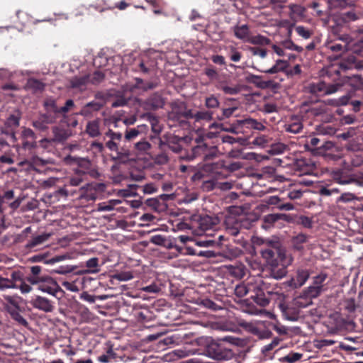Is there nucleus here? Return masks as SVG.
<instances>
[{"mask_svg":"<svg viewBox=\"0 0 363 363\" xmlns=\"http://www.w3.org/2000/svg\"><path fill=\"white\" fill-rule=\"evenodd\" d=\"M240 325L253 333H257L258 332V329L252 323L243 322Z\"/></svg>","mask_w":363,"mask_h":363,"instance_id":"obj_61","label":"nucleus"},{"mask_svg":"<svg viewBox=\"0 0 363 363\" xmlns=\"http://www.w3.org/2000/svg\"><path fill=\"white\" fill-rule=\"evenodd\" d=\"M285 47H286V48H287L289 50H296L297 52H301L303 50V48L301 47L294 44L291 41L286 42Z\"/></svg>","mask_w":363,"mask_h":363,"instance_id":"obj_62","label":"nucleus"},{"mask_svg":"<svg viewBox=\"0 0 363 363\" xmlns=\"http://www.w3.org/2000/svg\"><path fill=\"white\" fill-rule=\"evenodd\" d=\"M288 65V62L285 60H278L276 61L274 65H273L271 68L268 69H260V72L267 73V74H276L279 72L284 71Z\"/></svg>","mask_w":363,"mask_h":363,"instance_id":"obj_13","label":"nucleus"},{"mask_svg":"<svg viewBox=\"0 0 363 363\" xmlns=\"http://www.w3.org/2000/svg\"><path fill=\"white\" fill-rule=\"evenodd\" d=\"M44 106L48 112L59 113V107L56 104V101L52 98H48L44 101Z\"/></svg>","mask_w":363,"mask_h":363,"instance_id":"obj_22","label":"nucleus"},{"mask_svg":"<svg viewBox=\"0 0 363 363\" xmlns=\"http://www.w3.org/2000/svg\"><path fill=\"white\" fill-rule=\"evenodd\" d=\"M286 149V145L281 143H278L272 145L269 152L272 155H279L283 153Z\"/></svg>","mask_w":363,"mask_h":363,"instance_id":"obj_30","label":"nucleus"},{"mask_svg":"<svg viewBox=\"0 0 363 363\" xmlns=\"http://www.w3.org/2000/svg\"><path fill=\"white\" fill-rule=\"evenodd\" d=\"M65 162L71 165H77V167L74 169L75 174L81 173L84 175L90 173L89 169L91 163L90 161L86 158L74 157L69 155L65 158Z\"/></svg>","mask_w":363,"mask_h":363,"instance_id":"obj_4","label":"nucleus"},{"mask_svg":"<svg viewBox=\"0 0 363 363\" xmlns=\"http://www.w3.org/2000/svg\"><path fill=\"white\" fill-rule=\"evenodd\" d=\"M106 136L110 138L111 140H121L122 138V134L120 133H115L109 130L106 133Z\"/></svg>","mask_w":363,"mask_h":363,"instance_id":"obj_60","label":"nucleus"},{"mask_svg":"<svg viewBox=\"0 0 363 363\" xmlns=\"http://www.w3.org/2000/svg\"><path fill=\"white\" fill-rule=\"evenodd\" d=\"M28 85L35 91H41L44 88V84L41 82L34 79H29Z\"/></svg>","mask_w":363,"mask_h":363,"instance_id":"obj_38","label":"nucleus"},{"mask_svg":"<svg viewBox=\"0 0 363 363\" xmlns=\"http://www.w3.org/2000/svg\"><path fill=\"white\" fill-rule=\"evenodd\" d=\"M16 289H19L22 294H28L32 291V287L25 281H22Z\"/></svg>","mask_w":363,"mask_h":363,"instance_id":"obj_55","label":"nucleus"},{"mask_svg":"<svg viewBox=\"0 0 363 363\" xmlns=\"http://www.w3.org/2000/svg\"><path fill=\"white\" fill-rule=\"evenodd\" d=\"M84 181V175L81 173L76 174L75 176L72 177L70 180L69 183L71 186H77L79 185L82 182Z\"/></svg>","mask_w":363,"mask_h":363,"instance_id":"obj_45","label":"nucleus"},{"mask_svg":"<svg viewBox=\"0 0 363 363\" xmlns=\"http://www.w3.org/2000/svg\"><path fill=\"white\" fill-rule=\"evenodd\" d=\"M133 274L131 272H121L114 275V278L120 281H126L133 278Z\"/></svg>","mask_w":363,"mask_h":363,"instance_id":"obj_31","label":"nucleus"},{"mask_svg":"<svg viewBox=\"0 0 363 363\" xmlns=\"http://www.w3.org/2000/svg\"><path fill=\"white\" fill-rule=\"evenodd\" d=\"M54 121V118H50L47 115H43L38 120L33 121V125L35 128L43 130L47 128L48 124L52 123Z\"/></svg>","mask_w":363,"mask_h":363,"instance_id":"obj_15","label":"nucleus"},{"mask_svg":"<svg viewBox=\"0 0 363 363\" xmlns=\"http://www.w3.org/2000/svg\"><path fill=\"white\" fill-rule=\"evenodd\" d=\"M303 128V125L301 120L294 117L291 119V121L285 125V130L287 132L292 133H298Z\"/></svg>","mask_w":363,"mask_h":363,"instance_id":"obj_12","label":"nucleus"},{"mask_svg":"<svg viewBox=\"0 0 363 363\" xmlns=\"http://www.w3.org/2000/svg\"><path fill=\"white\" fill-rule=\"evenodd\" d=\"M326 279L327 274L324 273H320L313 278V281L311 284L315 287L320 288L321 291H325L326 288L325 284L324 283Z\"/></svg>","mask_w":363,"mask_h":363,"instance_id":"obj_18","label":"nucleus"},{"mask_svg":"<svg viewBox=\"0 0 363 363\" xmlns=\"http://www.w3.org/2000/svg\"><path fill=\"white\" fill-rule=\"evenodd\" d=\"M253 286L251 284H239L235 289V294L239 297H242L245 296L247 294L250 292V289H252Z\"/></svg>","mask_w":363,"mask_h":363,"instance_id":"obj_24","label":"nucleus"},{"mask_svg":"<svg viewBox=\"0 0 363 363\" xmlns=\"http://www.w3.org/2000/svg\"><path fill=\"white\" fill-rule=\"evenodd\" d=\"M86 132L91 137L99 135V125L97 121L89 122L86 125Z\"/></svg>","mask_w":363,"mask_h":363,"instance_id":"obj_21","label":"nucleus"},{"mask_svg":"<svg viewBox=\"0 0 363 363\" xmlns=\"http://www.w3.org/2000/svg\"><path fill=\"white\" fill-rule=\"evenodd\" d=\"M104 1H98L97 4H94V5H91V7H90V12L91 13H94V11H104Z\"/></svg>","mask_w":363,"mask_h":363,"instance_id":"obj_56","label":"nucleus"},{"mask_svg":"<svg viewBox=\"0 0 363 363\" xmlns=\"http://www.w3.org/2000/svg\"><path fill=\"white\" fill-rule=\"evenodd\" d=\"M302 356L303 354L301 353L294 352L285 356L284 359L287 362L294 363L296 361H298L302 357Z\"/></svg>","mask_w":363,"mask_h":363,"instance_id":"obj_40","label":"nucleus"},{"mask_svg":"<svg viewBox=\"0 0 363 363\" xmlns=\"http://www.w3.org/2000/svg\"><path fill=\"white\" fill-rule=\"evenodd\" d=\"M155 161L156 163L160 164H165L168 161V157L165 154L162 153V154L158 155L155 157Z\"/></svg>","mask_w":363,"mask_h":363,"instance_id":"obj_63","label":"nucleus"},{"mask_svg":"<svg viewBox=\"0 0 363 363\" xmlns=\"http://www.w3.org/2000/svg\"><path fill=\"white\" fill-rule=\"evenodd\" d=\"M356 196L352 193H344L339 198L340 201L348 202L355 199Z\"/></svg>","mask_w":363,"mask_h":363,"instance_id":"obj_57","label":"nucleus"},{"mask_svg":"<svg viewBox=\"0 0 363 363\" xmlns=\"http://www.w3.org/2000/svg\"><path fill=\"white\" fill-rule=\"evenodd\" d=\"M221 89L227 94L234 95L240 91V87L239 86H223Z\"/></svg>","mask_w":363,"mask_h":363,"instance_id":"obj_41","label":"nucleus"},{"mask_svg":"<svg viewBox=\"0 0 363 363\" xmlns=\"http://www.w3.org/2000/svg\"><path fill=\"white\" fill-rule=\"evenodd\" d=\"M123 201L118 199H111L98 204L97 210L99 211H111L115 208V206L121 203Z\"/></svg>","mask_w":363,"mask_h":363,"instance_id":"obj_16","label":"nucleus"},{"mask_svg":"<svg viewBox=\"0 0 363 363\" xmlns=\"http://www.w3.org/2000/svg\"><path fill=\"white\" fill-rule=\"evenodd\" d=\"M206 105L208 108H216L219 106V101L216 97L210 96L206 99Z\"/></svg>","mask_w":363,"mask_h":363,"instance_id":"obj_51","label":"nucleus"},{"mask_svg":"<svg viewBox=\"0 0 363 363\" xmlns=\"http://www.w3.org/2000/svg\"><path fill=\"white\" fill-rule=\"evenodd\" d=\"M195 117L196 120L210 121L212 118V114L208 111H200L196 113Z\"/></svg>","mask_w":363,"mask_h":363,"instance_id":"obj_48","label":"nucleus"},{"mask_svg":"<svg viewBox=\"0 0 363 363\" xmlns=\"http://www.w3.org/2000/svg\"><path fill=\"white\" fill-rule=\"evenodd\" d=\"M16 288L17 285L12 280L0 277V290Z\"/></svg>","mask_w":363,"mask_h":363,"instance_id":"obj_28","label":"nucleus"},{"mask_svg":"<svg viewBox=\"0 0 363 363\" xmlns=\"http://www.w3.org/2000/svg\"><path fill=\"white\" fill-rule=\"evenodd\" d=\"M270 141V139L269 137L266 135H259L255 138L253 140V144L255 145H257L262 147H265Z\"/></svg>","mask_w":363,"mask_h":363,"instance_id":"obj_34","label":"nucleus"},{"mask_svg":"<svg viewBox=\"0 0 363 363\" xmlns=\"http://www.w3.org/2000/svg\"><path fill=\"white\" fill-rule=\"evenodd\" d=\"M279 219V216L277 214H269L264 217L265 223L271 225Z\"/></svg>","mask_w":363,"mask_h":363,"instance_id":"obj_58","label":"nucleus"},{"mask_svg":"<svg viewBox=\"0 0 363 363\" xmlns=\"http://www.w3.org/2000/svg\"><path fill=\"white\" fill-rule=\"evenodd\" d=\"M11 315L13 319L18 322L20 325L26 326L28 325L27 320L22 316V315L17 311H11Z\"/></svg>","mask_w":363,"mask_h":363,"instance_id":"obj_37","label":"nucleus"},{"mask_svg":"<svg viewBox=\"0 0 363 363\" xmlns=\"http://www.w3.org/2000/svg\"><path fill=\"white\" fill-rule=\"evenodd\" d=\"M38 289L43 293L56 296L61 290L57 281L50 276H40V281L38 283Z\"/></svg>","mask_w":363,"mask_h":363,"instance_id":"obj_2","label":"nucleus"},{"mask_svg":"<svg viewBox=\"0 0 363 363\" xmlns=\"http://www.w3.org/2000/svg\"><path fill=\"white\" fill-rule=\"evenodd\" d=\"M279 343V339L275 338L274 339L271 343L264 345L262 349V353H267V352L272 350L274 347H276Z\"/></svg>","mask_w":363,"mask_h":363,"instance_id":"obj_53","label":"nucleus"},{"mask_svg":"<svg viewBox=\"0 0 363 363\" xmlns=\"http://www.w3.org/2000/svg\"><path fill=\"white\" fill-rule=\"evenodd\" d=\"M50 233H43L33 237V238L27 243L26 246L28 248H33L40 245L47 241L50 237Z\"/></svg>","mask_w":363,"mask_h":363,"instance_id":"obj_14","label":"nucleus"},{"mask_svg":"<svg viewBox=\"0 0 363 363\" xmlns=\"http://www.w3.org/2000/svg\"><path fill=\"white\" fill-rule=\"evenodd\" d=\"M249 81L255 84L258 87L264 88L267 86V84L261 80V77L257 75H250L248 78Z\"/></svg>","mask_w":363,"mask_h":363,"instance_id":"obj_39","label":"nucleus"},{"mask_svg":"<svg viewBox=\"0 0 363 363\" xmlns=\"http://www.w3.org/2000/svg\"><path fill=\"white\" fill-rule=\"evenodd\" d=\"M261 254H262V257L266 260V262L269 264H270L272 266H274L277 264L276 261L274 259V252L272 250H271V249L262 250L261 251Z\"/></svg>","mask_w":363,"mask_h":363,"instance_id":"obj_23","label":"nucleus"},{"mask_svg":"<svg viewBox=\"0 0 363 363\" xmlns=\"http://www.w3.org/2000/svg\"><path fill=\"white\" fill-rule=\"evenodd\" d=\"M88 76L89 77V84H92L100 83L104 78V74L100 71L95 72L93 74Z\"/></svg>","mask_w":363,"mask_h":363,"instance_id":"obj_33","label":"nucleus"},{"mask_svg":"<svg viewBox=\"0 0 363 363\" xmlns=\"http://www.w3.org/2000/svg\"><path fill=\"white\" fill-rule=\"evenodd\" d=\"M220 340L221 342H223L225 345H227V344H230L235 346H239L242 344V340L240 338L233 336H225Z\"/></svg>","mask_w":363,"mask_h":363,"instance_id":"obj_32","label":"nucleus"},{"mask_svg":"<svg viewBox=\"0 0 363 363\" xmlns=\"http://www.w3.org/2000/svg\"><path fill=\"white\" fill-rule=\"evenodd\" d=\"M19 119L20 117L18 115H11L8 118L6 124L9 127H17L19 125Z\"/></svg>","mask_w":363,"mask_h":363,"instance_id":"obj_43","label":"nucleus"},{"mask_svg":"<svg viewBox=\"0 0 363 363\" xmlns=\"http://www.w3.org/2000/svg\"><path fill=\"white\" fill-rule=\"evenodd\" d=\"M138 128L139 127L127 130L125 133V140L130 141L135 139L140 133V130Z\"/></svg>","mask_w":363,"mask_h":363,"instance_id":"obj_36","label":"nucleus"},{"mask_svg":"<svg viewBox=\"0 0 363 363\" xmlns=\"http://www.w3.org/2000/svg\"><path fill=\"white\" fill-rule=\"evenodd\" d=\"M279 257L283 262L282 265L284 267L278 270L277 272H275L274 270L272 271V277L276 279H281L286 275V271L285 267L291 264L293 261L291 256L286 255L283 250H279Z\"/></svg>","mask_w":363,"mask_h":363,"instance_id":"obj_8","label":"nucleus"},{"mask_svg":"<svg viewBox=\"0 0 363 363\" xmlns=\"http://www.w3.org/2000/svg\"><path fill=\"white\" fill-rule=\"evenodd\" d=\"M116 353L112 348H109L106 354H101L98 357V361L101 363H108L115 359Z\"/></svg>","mask_w":363,"mask_h":363,"instance_id":"obj_26","label":"nucleus"},{"mask_svg":"<svg viewBox=\"0 0 363 363\" xmlns=\"http://www.w3.org/2000/svg\"><path fill=\"white\" fill-rule=\"evenodd\" d=\"M106 146L107 147L111 150V151H116L118 152V157L120 160H123V156H125V157H128L129 156V152H125V153H122V152H118V145L117 144L114 142V140H109L106 143Z\"/></svg>","mask_w":363,"mask_h":363,"instance_id":"obj_27","label":"nucleus"},{"mask_svg":"<svg viewBox=\"0 0 363 363\" xmlns=\"http://www.w3.org/2000/svg\"><path fill=\"white\" fill-rule=\"evenodd\" d=\"M226 228L232 235H237L239 233L240 223L234 222L233 217H228L225 220Z\"/></svg>","mask_w":363,"mask_h":363,"instance_id":"obj_17","label":"nucleus"},{"mask_svg":"<svg viewBox=\"0 0 363 363\" xmlns=\"http://www.w3.org/2000/svg\"><path fill=\"white\" fill-rule=\"evenodd\" d=\"M247 42L255 45H268L269 43V40L264 36L258 35L252 37L250 36L249 40H247Z\"/></svg>","mask_w":363,"mask_h":363,"instance_id":"obj_25","label":"nucleus"},{"mask_svg":"<svg viewBox=\"0 0 363 363\" xmlns=\"http://www.w3.org/2000/svg\"><path fill=\"white\" fill-rule=\"evenodd\" d=\"M251 51L254 55H259L261 58H264L267 56V52L263 49L253 48Z\"/></svg>","mask_w":363,"mask_h":363,"instance_id":"obj_64","label":"nucleus"},{"mask_svg":"<svg viewBox=\"0 0 363 363\" xmlns=\"http://www.w3.org/2000/svg\"><path fill=\"white\" fill-rule=\"evenodd\" d=\"M310 277V272L308 269H298L294 277L287 281L286 284L292 289L301 287Z\"/></svg>","mask_w":363,"mask_h":363,"instance_id":"obj_6","label":"nucleus"},{"mask_svg":"<svg viewBox=\"0 0 363 363\" xmlns=\"http://www.w3.org/2000/svg\"><path fill=\"white\" fill-rule=\"evenodd\" d=\"M74 105V101L72 99H69L66 101L65 105L61 108H59V113H66L69 109Z\"/></svg>","mask_w":363,"mask_h":363,"instance_id":"obj_54","label":"nucleus"},{"mask_svg":"<svg viewBox=\"0 0 363 363\" xmlns=\"http://www.w3.org/2000/svg\"><path fill=\"white\" fill-rule=\"evenodd\" d=\"M325 84L324 82H319L313 84L311 86V91L315 94L320 93L325 95Z\"/></svg>","mask_w":363,"mask_h":363,"instance_id":"obj_42","label":"nucleus"},{"mask_svg":"<svg viewBox=\"0 0 363 363\" xmlns=\"http://www.w3.org/2000/svg\"><path fill=\"white\" fill-rule=\"evenodd\" d=\"M340 88V85L337 84H329L327 85L325 84V95L332 94L337 91V90Z\"/></svg>","mask_w":363,"mask_h":363,"instance_id":"obj_49","label":"nucleus"},{"mask_svg":"<svg viewBox=\"0 0 363 363\" xmlns=\"http://www.w3.org/2000/svg\"><path fill=\"white\" fill-rule=\"evenodd\" d=\"M54 140L56 141H62L68 138L70 133L64 129L59 128L57 127L53 128Z\"/></svg>","mask_w":363,"mask_h":363,"instance_id":"obj_20","label":"nucleus"},{"mask_svg":"<svg viewBox=\"0 0 363 363\" xmlns=\"http://www.w3.org/2000/svg\"><path fill=\"white\" fill-rule=\"evenodd\" d=\"M249 128L257 130H264L265 126L259 121L252 118H247L243 120H237L234 123V128L231 129L232 132L239 133V130H235V128Z\"/></svg>","mask_w":363,"mask_h":363,"instance_id":"obj_5","label":"nucleus"},{"mask_svg":"<svg viewBox=\"0 0 363 363\" xmlns=\"http://www.w3.org/2000/svg\"><path fill=\"white\" fill-rule=\"evenodd\" d=\"M230 269L231 274L236 277L242 278L245 274V267L242 265L232 266Z\"/></svg>","mask_w":363,"mask_h":363,"instance_id":"obj_35","label":"nucleus"},{"mask_svg":"<svg viewBox=\"0 0 363 363\" xmlns=\"http://www.w3.org/2000/svg\"><path fill=\"white\" fill-rule=\"evenodd\" d=\"M62 286L68 291L72 292H78L79 291V287L77 286L74 281H65L62 283Z\"/></svg>","mask_w":363,"mask_h":363,"instance_id":"obj_44","label":"nucleus"},{"mask_svg":"<svg viewBox=\"0 0 363 363\" xmlns=\"http://www.w3.org/2000/svg\"><path fill=\"white\" fill-rule=\"evenodd\" d=\"M80 298L91 303H94L96 301L94 296L91 295L86 291L81 294Z\"/></svg>","mask_w":363,"mask_h":363,"instance_id":"obj_59","label":"nucleus"},{"mask_svg":"<svg viewBox=\"0 0 363 363\" xmlns=\"http://www.w3.org/2000/svg\"><path fill=\"white\" fill-rule=\"evenodd\" d=\"M335 342L333 340H327V339L319 340H316L315 342V346L318 348H322L324 347L330 346V345H333Z\"/></svg>","mask_w":363,"mask_h":363,"instance_id":"obj_46","label":"nucleus"},{"mask_svg":"<svg viewBox=\"0 0 363 363\" xmlns=\"http://www.w3.org/2000/svg\"><path fill=\"white\" fill-rule=\"evenodd\" d=\"M297 33L305 39H308L311 37V33L306 30L303 26H297L296 28Z\"/></svg>","mask_w":363,"mask_h":363,"instance_id":"obj_50","label":"nucleus"},{"mask_svg":"<svg viewBox=\"0 0 363 363\" xmlns=\"http://www.w3.org/2000/svg\"><path fill=\"white\" fill-rule=\"evenodd\" d=\"M199 344L206 347L208 357L217 360H228L233 358L234 353L230 347L220 340H214L211 337H202L198 340Z\"/></svg>","mask_w":363,"mask_h":363,"instance_id":"obj_1","label":"nucleus"},{"mask_svg":"<svg viewBox=\"0 0 363 363\" xmlns=\"http://www.w3.org/2000/svg\"><path fill=\"white\" fill-rule=\"evenodd\" d=\"M89 77L86 75L75 77L71 79V86L72 88L82 91L86 88L88 84H89Z\"/></svg>","mask_w":363,"mask_h":363,"instance_id":"obj_10","label":"nucleus"},{"mask_svg":"<svg viewBox=\"0 0 363 363\" xmlns=\"http://www.w3.org/2000/svg\"><path fill=\"white\" fill-rule=\"evenodd\" d=\"M30 303L35 308L45 313L52 312L54 308L52 303L47 298L41 296H34Z\"/></svg>","mask_w":363,"mask_h":363,"instance_id":"obj_7","label":"nucleus"},{"mask_svg":"<svg viewBox=\"0 0 363 363\" xmlns=\"http://www.w3.org/2000/svg\"><path fill=\"white\" fill-rule=\"evenodd\" d=\"M21 137L23 140H27V139H35V133L30 128H25L22 131Z\"/></svg>","mask_w":363,"mask_h":363,"instance_id":"obj_52","label":"nucleus"},{"mask_svg":"<svg viewBox=\"0 0 363 363\" xmlns=\"http://www.w3.org/2000/svg\"><path fill=\"white\" fill-rule=\"evenodd\" d=\"M86 266L89 268L88 270L84 272L86 274H96L100 271L99 268V259L96 257L88 259L86 262Z\"/></svg>","mask_w":363,"mask_h":363,"instance_id":"obj_19","label":"nucleus"},{"mask_svg":"<svg viewBox=\"0 0 363 363\" xmlns=\"http://www.w3.org/2000/svg\"><path fill=\"white\" fill-rule=\"evenodd\" d=\"M235 37L238 39L247 42L250 38V30L247 25L236 26L233 28Z\"/></svg>","mask_w":363,"mask_h":363,"instance_id":"obj_11","label":"nucleus"},{"mask_svg":"<svg viewBox=\"0 0 363 363\" xmlns=\"http://www.w3.org/2000/svg\"><path fill=\"white\" fill-rule=\"evenodd\" d=\"M323 292V291H321L320 288L311 284L303 290L300 296L297 298V303H298L301 307H306L312 303L311 300L313 298H317Z\"/></svg>","mask_w":363,"mask_h":363,"instance_id":"obj_3","label":"nucleus"},{"mask_svg":"<svg viewBox=\"0 0 363 363\" xmlns=\"http://www.w3.org/2000/svg\"><path fill=\"white\" fill-rule=\"evenodd\" d=\"M150 241L152 243L157 245H164L165 244L166 239L161 235H155L151 237Z\"/></svg>","mask_w":363,"mask_h":363,"instance_id":"obj_47","label":"nucleus"},{"mask_svg":"<svg viewBox=\"0 0 363 363\" xmlns=\"http://www.w3.org/2000/svg\"><path fill=\"white\" fill-rule=\"evenodd\" d=\"M248 284L253 286L254 289H250V291L254 292L257 296H259L262 293L263 283L260 278H258L255 282L249 281Z\"/></svg>","mask_w":363,"mask_h":363,"instance_id":"obj_29","label":"nucleus"},{"mask_svg":"<svg viewBox=\"0 0 363 363\" xmlns=\"http://www.w3.org/2000/svg\"><path fill=\"white\" fill-rule=\"evenodd\" d=\"M151 145L146 140H142L135 144L134 152L138 157L150 155Z\"/></svg>","mask_w":363,"mask_h":363,"instance_id":"obj_9","label":"nucleus"}]
</instances>
